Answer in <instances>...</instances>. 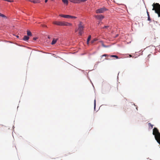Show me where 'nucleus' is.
I'll list each match as a JSON object with an SVG mask.
<instances>
[{"label":"nucleus","instance_id":"nucleus-1","mask_svg":"<svg viewBox=\"0 0 160 160\" xmlns=\"http://www.w3.org/2000/svg\"><path fill=\"white\" fill-rule=\"evenodd\" d=\"M152 134L156 140L160 144V133L157 128H153Z\"/></svg>","mask_w":160,"mask_h":160},{"label":"nucleus","instance_id":"nucleus-2","mask_svg":"<svg viewBox=\"0 0 160 160\" xmlns=\"http://www.w3.org/2000/svg\"><path fill=\"white\" fill-rule=\"evenodd\" d=\"M152 6L153 7L152 10H154L155 12L158 14L159 17H160V4L157 3H154Z\"/></svg>","mask_w":160,"mask_h":160},{"label":"nucleus","instance_id":"nucleus-3","mask_svg":"<svg viewBox=\"0 0 160 160\" xmlns=\"http://www.w3.org/2000/svg\"><path fill=\"white\" fill-rule=\"evenodd\" d=\"M84 26L81 22H80L79 24L78 25V30L79 31V34L81 35L83 33V28Z\"/></svg>","mask_w":160,"mask_h":160},{"label":"nucleus","instance_id":"nucleus-4","mask_svg":"<svg viewBox=\"0 0 160 160\" xmlns=\"http://www.w3.org/2000/svg\"><path fill=\"white\" fill-rule=\"evenodd\" d=\"M108 10V9L105 7H103L101 8H100L96 10V12L97 13H102L105 12Z\"/></svg>","mask_w":160,"mask_h":160},{"label":"nucleus","instance_id":"nucleus-5","mask_svg":"<svg viewBox=\"0 0 160 160\" xmlns=\"http://www.w3.org/2000/svg\"><path fill=\"white\" fill-rule=\"evenodd\" d=\"M63 22L55 21L53 23L57 25L62 26H63Z\"/></svg>","mask_w":160,"mask_h":160},{"label":"nucleus","instance_id":"nucleus-6","mask_svg":"<svg viewBox=\"0 0 160 160\" xmlns=\"http://www.w3.org/2000/svg\"><path fill=\"white\" fill-rule=\"evenodd\" d=\"M95 17L98 20L102 19L104 18V16L102 15H96Z\"/></svg>","mask_w":160,"mask_h":160},{"label":"nucleus","instance_id":"nucleus-7","mask_svg":"<svg viewBox=\"0 0 160 160\" xmlns=\"http://www.w3.org/2000/svg\"><path fill=\"white\" fill-rule=\"evenodd\" d=\"M72 23L67 22H63V26H72Z\"/></svg>","mask_w":160,"mask_h":160},{"label":"nucleus","instance_id":"nucleus-8","mask_svg":"<svg viewBox=\"0 0 160 160\" xmlns=\"http://www.w3.org/2000/svg\"><path fill=\"white\" fill-rule=\"evenodd\" d=\"M59 16H60L61 17H63V18H69V17H70V16L69 15H63V14H60V15H59Z\"/></svg>","mask_w":160,"mask_h":160},{"label":"nucleus","instance_id":"nucleus-9","mask_svg":"<svg viewBox=\"0 0 160 160\" xmlns=\"http://www.w3.org/2000/svg\"><path fill=\"white\" fill-rule=\"evenodd\" d=\"M58 38H57V39H55V38H54L52 42H51V44L52 45H53L54 44H55L57 42V41L58 40Z\"/></svg>","mask_w":160,"mask_h":160},{"label":"nucleus","instance_id":"nucleus-10","mask_svg":"<svg viewBox=\"0 0 160 160\" xmlns=\"http://www.w3.org/2000/svg\"><path fill=\"white\" fill-rule=\"evenodd\" d=\"M29 39V37H28L26 36H25L24 37L23 39L24 41H27Z\"/></svg>","mask_w":160,"mask_h":160},{"label":"nucleus","instance_id":"nucleus-11","mask_svg":"<svg viewBox=\"0 0 160 160\" xmlns=\"http://www.w3.org/2000/svg\"><path fill=\"white\" fill-rule=\"evenodd\" d=\"M87 0H77V3H80L82 2H85Z\"/></svg>","mask_w":160,"mask_h":160},{"label":"nucleus","instance_id":"nucleus-12","mask_svg":"<svg viewBox=\"0 0 160 160\" xmlns=\"http://www.w3.org/2000/svg\"><path fill=\"white\" fill-rule=\"evenodd\" d=\"M32 2L34 3H39L40 1L39 0H33Z\"/></svg>","mask_w":160,"mask_h":160},{"label":"nucleus","instance_id":"nucleus-13","mask_svg":"<svg viewBox=\"0 0 160 160\" xmlns=\"http://www.w3.org/2000/svg\"><path fill=\"white\" fill-rule=\"evenodd\" d=\"M27 35L28 36H31L32 35V33L29 31L28 30L27 31Z\"/></svg>","mask_w":160,"mask_h":160},{"label":"nucleus","instance_id":"nucleus-14","mask_svg":"<svg viewBox=\"0 0 160 160\" xmlns=\"http://www.w3.org/2000/svg\"><path fill=\"white\" fill-rule=\"evenodd\" d=\"M91 38V36L90 35H89L88 36V38L87 39V43L88 44L89 43V41L90 40Z\"/></svg>","mask_w":160,"mask_h":160},{"label":"nucleus","instance_id":"nucleus-15","mask_svg":"<svg viewBox=\"0 0 160 160\" xmlns=\"http://www.w3.org/2000/svg\"><path fill=\"white\" fill-rule=\"evenodd\" d=\"M62 1L64 4L67 5L68 3V0H62Z\"/></svg>","mask_w":160,"mask_h":160},{"label":"nucleus","instance_id":"nucleus-16","mask_svg":"<svg viewBox=\"0 0 160 160\" xmlns=\"http://www.w3.org/2000/svg\"><path fill=\"white\" fill-rule=\"evenodd\" d=\"M148 125L149 128H152L153 127V125L152 124L150 123H148Z\"/></svg>","mask_w":160,"mask_h":160},{"label":"nucleus","instance_id":"nucleus-17","mask_svg":"<svg viewBox=\"0 0 160 160\" xmlns=\"http://www.w3.org/2000/svg\"><path fill=\"white\" fill-rule=\"evenodd\" d=\"M71 2H73L74 3H77V0H70V1Z\"/></svg>","mask_w":160,"mask_h":160},{"label":"nucleus","instance_id":"nucleus-18","mask_svg":"<svg viewBox=\"0 0 160 160\" xmlns=\"http://www.w3.org/2000/svg\"><path fill=\"white\" fill-rule=\"evenodd\" d=\"M111 57L116 58H118V57L117 56L115 55H112L110 56Z\"/></svg>","mask_w":160,"mask_h":160},{"label":"nucleus","instance_id":"nucleus-19","mask_svg":"<svg viewBox=\"0 0 160 160\" xmlns=\"http://www.w3.org/2000/svg\"><path fill=\"white\" fill-rule=\"evenodd\" d=\"M70 17H69V18H72L76 19L77 18V17H75V16H70Z\"/></svg>","mask_w":160,"mask_h":160},{"label":"nucleus","instance_id":"nucleus-20","mask_svg":"<svg viewBox=\"0 0 160 160\" xmlns=\"http://www.w3.org/2000/svg\"><path fill=\"white\" fill-rule=\"evenodd\" d=\"M109 27V26H105L104 27L102 28H103V29L106 28V29H108V28Z\"/></svg>","mask_w":160,"mask_h":160},{"label":"nucleus","instance_id":"nucleus-21","mask_svg":"<svg viewBox=\"0 0 160 160\" xmlns=\"http://www.w3.org/2000/svg\"><path fill=\"white\" fill-rule=\"evenodd\" d=\"M97 40V39H94L93 40H92L91 42L92 43H93L95 41H96Z\"/></svg>","mask_w":160,"mask_h":160},{"label":"nucleus","instance_id":"nucleus-22","mask_svg":"<svg viewBox=\"0 0 160 160\" xmlns=\"http://www.w3.org/2000/svg\"><path fill=\"white\" fill-rule=\"evenodd\" d=\"M2 17L3 18H7V17L3 14H2Z\"/></svg>","mask_w":160,"mask_h":160},{"label":"nucleus","instance_id":"nucleus-23","mask_svg":"<svg viewBox=\"0 0 160 160\" xmlns=\"http://www.w3.org/2000/svg\"><path fill=\"white\" fill-rule=\"evenodd\" d=\"M108 56V55H107V54H103V55H102L101 56V58H102V57H103V56H105V57H106V56Z\"/></svg>","mask_w":160,"mask_h":160},{"label":"nucleus","instance_id":"nucleus-24","mask_svg":"<svg viewBox=\"0 0 160 160\" xmlns=\"http://www.w3.org/2000/svg\"><path fill=\"white\" fill-rule=\"evenodd\" d=\"M148 20L149 21H151V19L150 16H148Z\"/></svg>","mask_w":160,"mask_h":160},{"label":"nucleus","instance_id":"nucleus-25","mask_svg":"<svg viewBox=\"0 0 160 160\" xmlns=\"http://www.w3.org/2000/svg\"><path fill=\"white\" fill-rule=\"evenodd\" d=\"M96 100H94V108H95L96 107Z\"/></svg>","mask_w":160,"mask_h":160},{"label":"nucleus","instance_id":"nucleus-26","mask_svg":"<svg viewBox=\"0 0 160 160\" xmlns=\"http://www.w3.org/2000/svg\"><path fill=\"white\" fill-rule=\"evenodd\" d=\"M7 1L9 2H13L12 0H7Z\"/></svg>","mask_w":160,"mask_h":160},{"label":"nucleus","instance_id":"nucleus-27","mask_svg":"<svg viewBox=\"0 0 160 160\" xmlns=\"http://www.w3.org/2000/svg\"><path fill=\"white\" fill-rule=\"evenodd\" d=\"M37 39V37H34L33 38V40H36Z\"/></svg>","mask_w":160,"mask_h":160},{"label":"nucleus","instance_id":"nucleus-28","mask_svg":"<svg viewBox=\"0 0 160 160\" xmlns=\"http://www.w3.org/2000/svg\"><path fill=\"white\" fill-rule=\"evenodd\" d=\"M147 13L148 17V16H150L149 14V12H148V11H147Z\"/></svg>","mask_w":160,"mask_h":160},{"label":"nucleus","instance_id":"nucleus-29","mask_svg":"<svg viewBox=\"0 0 160 160\" xmlns=\"http://www.w3.org/2000/svg\"><path fill=\"white\" fill-rule=\"evenodd\" d=\"M28 0L30 2H32L33 1V0Z\"/></svg>","mask_w":160,"mask_h":160},{"label":"nucleus","instance_id":"nucleus-30","mask_svg":"<svg viewBox=\"0 0 160 160\" xmlns=\"http://www.w3.org/2000/svg\"><path fill=\"white\" fill-rule=\"evenodd\" d=\"M2 14L0 13V17H2Z\"/></svg>","mask_w":160,"mask_h":160},{"label":"nucleus","instance_id":"nucleus-31","mask_svg":"<svg viewBox=\"0 0 160 160\" xmlns=\"http://www.w3.org/2000/svg\"><path fill=\"white\" fill-rule=\"evenodd\" d=\"M48 0H45V2L46 3L47 2Z\"/></svg>","mask_w":160,"mask_h":160},{"label":"nucleus","instance_id":"nucleus-32","mask_svg":"<svg viewBox=\"0 0 160 160\" xmlns=\"http://www.w3.org/2000/svg\"><path fill=\"white\" fill-rule=\"evenodd\" d=\"M78 29H76L75 30V32H77V31H78Z\"/></svg>","mask_w":160,"mask_h":160},{"label":"nucleus","instance_id":"nucleus-33","mask_svg":"<svg viewBox=\"0 0 160 160\" xmlns=\"http://www.w3.org/2000/svg\"><path fill=\"white\" fill-rule=\"evenodd\" d=\"M17 37L18 38H19V36H17Z\"/></svg>","mask_w":160,"mask_h":160},{"label":"nucleus","instance_id":"nucleus-34","mask_svg":"<svg viewBox=\"0 0 160 160\" xmlns=\"http://www.w3.org/2000/svg\"><path fill=\"white\" fill-rule=\"evenodd\" d=\"M118 36V35L117 34V35H116V37H117Z\"/></svg>","mask_w":160,"mask_h":160},{"label":"nucleus","instance_id":"nucleus-35","mask_svg":"<svg viewBox=\"0 0 160 160\" xmlns=\"http://www.w3.org/2000/svg\"><path fill=\"white\" fill-rule=\"evenodd\" d=\"M43 27H46L45 25H44Z\"/></svg>","mask_w":160,"mask_h":160},{"label":"nucleus","instance_id":"nucleus-36","mask_svg":"<svg viewBox=\"0 0 160 160\" xmlns=\"http://www.w3.org/2000/svg\"><path fill=\"white\" fill-rule=\"evenodd\" d=\"M150 55V54L149 55H148V56H149Z\"/></svg>","mask_w":160,"mask_h":160}]
</instances>
